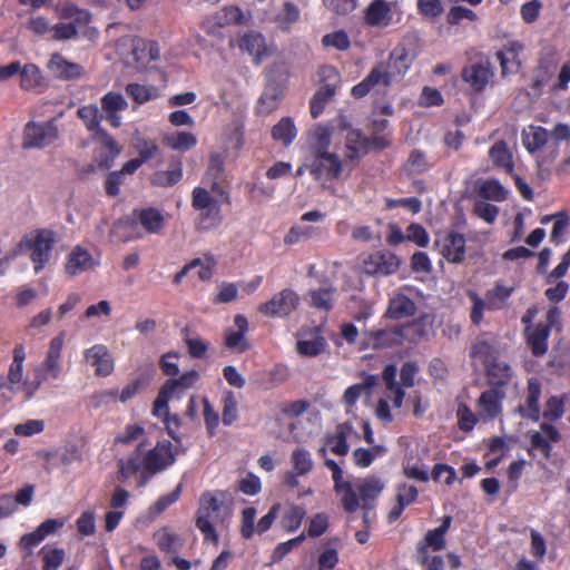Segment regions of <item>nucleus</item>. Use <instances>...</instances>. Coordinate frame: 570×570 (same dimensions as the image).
Listing matches in <instances>:
<instances>
[{"label":"nucleus","mask_w":570,"mask_h":570,"mask_svg":"<svg viewBox=\"0 0 570 570\" xmlns=\"http://www.w3.org/2000/svg\"><path fill=\"white\" fill-rule=\"evenodd\" d=\"M487 367L490 382L494 385H503L512 376L511 367L504 361L495 360L492 363H488Z\"/></svg>","instance_id":"nucleus-51"},{"label":"nucleus","mask_w":570,"mask_h":570,"mask_svg":"<svg viewBox=\"0 0 570 570\" xmlns=\"http://www.w3.org/2000/svg\"><path fill=\"white\" fill-rule=\"evenodd\" d=\"M65 345V333L53 337L42 363L43 379L57 380L62 373L61 352Z\"/></svg>","instance_id":"nucleus-18"},{"label":"nucleus","mask_w":570,"mask_h":570,"mask_svg":"<svg viewBox=\"0 0 570 570\" xmlns=\"http://www.w3.org/2000/svg\"><path fill=\"white\" fill-rule=\"evenodd\" d=\"M328 525L330 515L325 512H318L309 519L307 534L309 538H318L327 531Z\"/></svg>","instance_id":"nucleus-58"},{"label":"nucleus","mask_w":570,"mask_h":570,"mask_svg":"<svg viewBox=\"0 0 570 570\" xmlns=\"http://www.w3.org/2000/svg\"><path fill=\"white\" fill-rule=\"evenodd\" d=\"M183 176V168L181 164L177 163L174 167L167 169V170H160L156 171L151 176V181L154 185L167 187L175 185L181 179Z\"/></svg>","instance_id":"nucleus-54"},{"label":"nucleus","mask_w":570,"mask_h":570,"mask_svg":"<svg viewBox=\"0 0 570 570\" xmlns=\"http://www.w3.org/2000/svg\"><path fill=\"white\" fill-rule=\"evenodd\" d=\"M367 149V139L360 130L351 129L345 137V161H354L361 158Z\"/></svg>","instance_id":"nucleus-37"},{"label":"nucleus","mask_w":570,"mask_h":570,"mask_svg":"<svg viewBox=\"0 0 570 570\" xmlns=\"http://www.w3.org/2000/svg\"><path fill=\"white\" fill-rule=\"evenodd\" d=\"M191 205L199 215L197 219V229L210 230L216 228L223 222L222 203L213 197L210 193L203 187H195L191 196Z\"/></svg>","instance_id":"nucleus-6"},{"label":"nucleus","mask_w":570,"mask_h":570,"mask_svg":"<svg viewBox=\"0 0 570 570\" xmlns=\"http://www.w3.org/2000/svg\"><path fill=\"white\" fill-rule=\"evenodd\" d=\"M541 394V384L538 379L531 377L528 381V392L524 405L519 406L522 416L532 421L540 417L539 399Z\"/></svg>","instance_id":"nucleus-33"},{"label":"nucleus","mask_w":570,"mask_h":570,"mask_svg":"<svg viewBox=\"0 0 570 570\" xmlns=\"http://www.w3.org/2000/svg\"><path fill=\"white\" fill-rule=\"evenodd\" d=\"M79 118L83 121L88 130L95 131L99 135L100 142L102 145L104 153L106 155L101 159H97L98 167L101 169H108L115 158L119 155L120 148L117 146L115 140L100 127L102 115L96 105H86L77 111Z\"/></svg>","instance_id":"nucleus-5"},{"label":"nucleus","mask_w":570,"mask_h":570,"mask_svg":"<svg viewBox=\"0 0 570 570\" xmlns=\"http://www.w3.org/2000/svg\"><path fill=\"white\" fill-rule=\"evenodd\" d=\"M239 48L247 52L255 63H261L273 53V46L267 43L265 37L257 31L244 33L239 41Z\"/></svg>","instance_id":"nucleus-20"},{"label":"nucleus","mask_w":570,"mask_h":570,"mask_svg":"<svg viewBox=\"0 0 570 570\" xmlns=\"http://www.w3.org/2000/svg\"><path fill=\"white\" fill-rule=\"evenodd\" d=\"M561 438L560 432L549 423H542L539 431L530 432V443L533 450H539L546 459H549L552 451V443Z\"/></svg>","instance_id":"nucleus-23"},{"label":"nucleus","mask_w":570,"mask_h":570,"mask_svg":"<svg viewBox=\"0 0 570 570\" xmlns=\"http://www.w3.org/2000/svg\"><path fill=\"white\" fill-rule=\"evenodd\" d=\"M403 340L402 327L379 330L368 335V345L373 348L389 347L401 343Z\"/></svg>","instance_id":"nucleus-39"},{"label":"nucleus","mask_w":570,"mask_h":570,"mask_svg":"<svg viewBox=\"0 0 570 570\" xmlns=\"http://www.w3.org/2000/svg\"><path fill=\"white\" fill-rule=\"evenodd\" d=\"M26 358V352L23 346L18 345L13 350V360L9 367L7 379L0 377V389L8 384L10 391L22 390L26 396L30 399L35 392L39 389L41 382L37 380L35 382H23V362Z\"/></svg>","instance_id":"nucleus-9"},{"label":"nucleus","mask_w":570,"mask_h":570,"mask_svg":"<svg viewBox=\"0 0 570 570\" xmlns=\"http://www.w3.org/2000/svg\"><path fill=\"white\" fill-rule=\"evenodd\" d=\"M230 495L226 491L205 492L200 497V505L196 525L204 534L206 540L218 543V535L214 528V522L219 518L222 512L227 510V503Z\"/></svg>","instance_id":"nucleus-3"},{"label":"nucleus","mask_w":570,"mask_h":570,"mask_svg":"<svg viewBox=\"0 0 570 570\" xmlns=\"http://www.w3.org/2000/svg\"><path fill=\"white\" fill-rule=\"evenodd\" d=\"M468 296L471 301L470 320L474 325H479L483 318L487 307V298L481 297L476 292L469 291Z\"/></svg>","instance_id":"nucleus-59"},{"label":"nucleus","mask_w":570,"mask_h":570,"mask_svg":"<svg viewBox=\"0 0 570 570\" xmlns=\"http://www.w3.org/2000/svg\"><path fill=\"white\" fill-rule=\"evenodd\" d=\"M315 228L311 226H293L286 234L284 242L286 245H294L313 237Z\"/></svg>","instance_id":"nucleus-61"},{"label":"nucleus","mask_w":570,"mask_h":570,"mask_svg":"<svg viewBox=\"0 0 570 570\" xmlns=\"http://www.w3.org/2000/svg\"><path fill=\"white\" fill-rule=\"evenodd\" d=\"M478 193L480 197L493 202H503L508 195V190L495 179L481 183Z\"/></svg>","instance_id":"nucleus-52"},{"label":"nucleus","mask_w":570,"mask_h":570,"mask_svg":"<svg viewBox=\"0 0 570 570\" xmlns=\"http://www.w3.org/2000/svg\"><path fill=\"white\" fill-rule=\"evenodd\" d=\"M283 91L277 85H268L263 91L258 104L257 110L259 114H269L276 109L279 100L282 99Z\"/></svg>","instance_id":"nucleus-45"},{"label":"nucleus","mask_w":570,"mask_h":570,"mask_svg":"<svg viewBox=\"0 0 570 570\" xmlns=\"http://www.w3.org/2000/svg\"><path fill=\"white\" fill-rule=\"evenodd\" d=\"M83 358L87 364L95 368L98 376H108L114 371V360L104 344H95L83 351Z\"/></svg>","instance_id":"nucleus-21"},{"label":"nucleus","mask_w":570,"mask_h":570,"mask_svg":"<svg viewBox=\"0 0 570 570\" xmlns=\"http://www.w3.org/2000/svg\"><path fill=\"white\" fill-rule=\"evenodd\" d=\"M215 23L219 27L239 24L245 21L244 12L235 6H225L213 17Z\"/></svg>","instance_id":"nucleus-50"},{"label":"nucleus","mask_w":570,"mask_h":570,"mask_svg":"<svg viewBox=\"0 0 570 570\" xmlns=\"http://www.w3.org/2000/svg\"><path fill=\"white\" fill-rule=\"evenodd\" d=\"M333 129L328 126L317 125L312 128L307 136L306 155L330 153Z\"/></svg>","instance_id":"nucleus-27"},{"label":"nucleus","mask_w":570,"mask_h":570,"mask_svg":"<svg viewBox=\"0 0 570 570\" xmlns=\"http://www.w3.org/2000/svg\"><path fill=\"white\" fill-rule=\"evenodd\" d=\"M326 341L324 337H316L314 340H302L296 344L297 352L301 355L313 357L324 352Z\"/></svg>","instance_id":"nucleus-56"},{"label":"nucleus","mask_w":570,"mask_h":570,"mask_svg":"<svg viewBox=\"0 0 570 570\" xmlns=\"http://www.w3.org/2000/svg\"><path fill=\"white\" fill-rule=\"evenodd\" d=\"M513 291V286H505L498 282L494 287L485 293L488 311H499L503 308Z\"/></svg>","instance_id":"nucleus-43"},{"label":"nucleus","mask_w":570,"mask_h":570,"mask_svg":"<svg viewBox=\"0 0 570 570\" xmlns=\"http://www.w3.org/2000/svg\"><path fill=\"white\" fill-rule=\"evenodd\" d=\"M63 13L70 19V24L75 27L77 33L80 37L88 38L90 40L97 37V30L89 26L91 16L87 10L78 9L73 6L65 8Z\"/></svg>","instance_id":"nucleus-31"},{"label":"nucleus","mask_w":570,"mask_h":570,"mask_svg":"<svg viewBox=\"0 0 570 570\" xmlns=\"http://www.w3.org/2000/svg\"><path fill=\"white\" fill-rule=\"evenodd\" d=\"M177 454L178 450H174L169 441H159L148 451L139 444L130 455L119 461V473L124 480L138 472L154 475L171 466Z\"/></svg>","instance_id":"nucleus-1"},{"label":"nucleus","mask_w":570,"mask_h":570,"mask_svg":"<svg viewBox=\"0 0 570 570\" xmlns=\"http://www.w3.org/2000/svg\"><path fill=\"white\" fill-rule=\"evenodd\" d=\"M305 515L306 510L304 507L292 504L282 515L281 525L285 531L294 532L301 527Z\"/></svg>","instance_id":"nucleus-49"},{"label":"nucleus","mask_w":570,"mask_h":570,"mask_svg":"<svg viewBox=\"0 0 570 570\" xmlns=\"http://www.w3.org/2000/svg\"><path fill=\"white\" fill-rule=\"evenodd\" d=\"M358 439V434L348 422L338 424L332 433L325 438V446L321 449L324 453L328 449L332 453L338 456H345L350 451V444Z\"/></svg>","instance_id":"nucleus-15"},{"label":"nucleus","mask_w":570,"mask_h":570,"mask_svg":"<svg viewBox=\"0 0 570 570\" xmlns=\"http://www.w3.org/2000/svg\"><path fill=\"white\" fill-rule=\"evenodd\" d=\"M142 234L140 233L134 213L128 217L118 219L112 225L109 234L111 243H127L135 238H140Z\"/></svg>","instance_id":"nucleus-25"},{"label":"nucleus","mask_w":570,"mask_h":570,"mask_svg":"<svg viewBox=\"0 0 570 570\" xmlns=\"http://www.w3.org/2000/svg\"><path fill=\"white\" fill-rule=\"evenodd\" d=\"M528 344L534 355H543L548 350L549 326L538 324L528 327L527 331Z\"/></svg>","instance_id":"nucleus-40"},{"label":"nucleus","mask_w":570,"mask_h":570,"mask_svg":"<svg viewBox=\"0 0 570 570\" xmlns=\"http://www.w3.org/2000/svg\"><path fill=\"white\" fill-rule=\"evenodd\" d=\"M320 76L325 83L315 92L311 100V115L313 118H317L322 114L327 101L334 97L340 82V75L332 66L322 67Z\"/></svg>","instance_id":"nucleus-11"},{"label":"nucleus","mask_w":570,"mask_h":570,"mask_svg":"<svg viewBox=\"0 0 570 570\" xmlns=\"http://www.w3.org/2000/svg\"><path fill=\"white\" fill-rule=\"evenodd\" d=\"M410 68V60L405 49H395L386 61L377 62L370 73L352 88L355 98H363L375 87H390L401 80Z\"/></svg>","instance_id":"nucleus-2"},{"label":"nucleus","mask_w":570,"mask_h":570,"mask_svg":"<svg viewBox=\"0 0 570 570\" xmlns=\"http://www.w3.org/2000/svg\"><path fill=\"white\" fill-rule=\"evenodd\" d=\"M297 132L293 120L288 117L282 118L273 128V139L281 141L284 146H289L295 139Z\"/></svg>","instance_id":"nucleus-48"},{"label":"nucleus","mask_w":570,"mask_h":570,"mask_svg":"<svg viewBox=\"0 0 570 570\" xmlns=\"http://www.w3.org/2000/svg\"><path fill=\"white\" fill-rule=\"evenodd\" d=\"M138 226L140 225L145 232L149 234H160L164 229L165 215L153 207L134 210Z\"/></svg>","instance_id":"nucleus-32"},{"label":"nucleus","mask_w":570,"mask_h":570,"mask_svg":"<svg viewBox=\"0 0 570 570\" xmlns=\"http://www.w3.org/2000/svg\"><path fill=\"white\" fill-rule=\"evenodd\" d=\"M395 8V2L373 0L364 11V21L371 27L386 28L393 21Z\"/></svg>","instance_id":"nucleus-19"},{"label":"nucleus","mask_w":570,"mask_h":570,"mask_svg":"<svg viewBox=\"0 0 570 570\" xmlns=\"http://www.w3.org/2000/svg\"><path fill=\"white\" fill-rule=\"evenodd\" d=\"M55 233L50 229H36L27 234L18 244L17 253L29 252L35 273H39L49 263L55 244Z\"/></svg>","instance_id":"nucleus-4"},{"label":"nucleus","mask_w":570,"mask_h":570,"mask_svg":"<svg viewBox=\"0 0 570 570\" xmlns=\"http://www.w3.org/2000/svg\"><path fill=\"white\" fill-rule=\"evenodd\" d=\"M346 164L345 158L342 160L333 151L306 155V166L309 168L311 176L322 185L340 179Z\"/></svg>","instance_id":"nucleus-7"},{"label":"nucleus","mask_w":570,"mask_h":570,"mask_svg":"<svg viewBox=\"0 0 570 570\" xmlns=\"http://www.w3.org/2000/svg\"><path fill=\"white\" fill-rule=\"evenodd\" d=\"M492 71L488 62H478L465 67L462 79L475 91H481L488 85Z\"/></svg>","instance_id":"nucleus-30"},{"label":"nucleus","mask_w":570,"mask_h":570,"mask_svg":"<svg viewBox=\"0 0 570 570\" xmlns=\"http://www.w3.org/2000/svg\"><path fill=\"white\" fill-rule=\"evenodd\" d=\"M157 546L165 552H176L181 546L179 537L168 528L159 529L154 533Z\"/></svg>","instance_id":"nucleus-53"},{"label":"nucleus","mask_w":570,"mask_h":570,"mask_svg":"<svg viewBox=\"0 0 570 570\" xmlns=\"http://www.w3.org/2000/svg\"><path fill=\"white\" fill-rule=\"evenodd\" d=\"M332 479L334 481V490L340 497L344 510L350 513L355 512L357 503L353 493V481L344 479V472L341 468L334 469L332 472Z\"/></svg>","instance_id":"nucleus-26"},{"label":"nucleus","mask_w":570,"mask_h":570,"mask_svg":"<svg viewBox=\"0 0 570 570\" xmlns=\"http://www.w3.org/2000/svg\"><path fill=\"white\" fill-rule=\"evenodd\" d=\"M550 134L547 129L540 126H529L522 132V142L530 154H534L540 148L546 146Z\"/></svg>","instance_id":"nucleus-41"},{"label":"nucleus","mask_w":570,"mask_h":570,"mask_svg":"<svg viewBox=\"0 0 570 570\" xmlns=\"http://www.w3.org/2000/svg\"><path fill=\"white\" fill-rule=\"evenodd\" d=\"M42 561V570H58L66 559L62 548L45 546L39 552Z\"/></svg>","instance_id":"nucleus-47"},{"label":"nucleus","mask_w":570,"mask_h":570,"mask_svg":"<svg viewBox=\"0 0 570 570\" xmlns=\"http://www.w3.org/2000/svg\"><path fill=\"white\" fill-rule=\"evenodd\" d=\"M20 87L23 90H37L45 86L41 70L33 63H27L20 69Z\"/></svg>","instance_id":"nucleus-44"},{"label":"nucleus","mask_w":570,"mask_h":570,"mask_svg":"<svg viewBox=\"0 0 570 570\" xmlns=\"http://www.w3.org/2000/svg\"><path fill=\"white\" fill-rule=\"evenodd\" d=\"M48 69L55 77L66 80L77 78L82 72L80 65L67 60L59 53L52 55L48 62Z\"/></svg>","instance_id":"nucleus-35"},{"label":"nucleus","mask_w":570,"mask_h":570,"mask_svg":"<svg viewBox=\"0 0 570 570\" xmlns=\"http://www.w3.org/2000/svg\"><path fill=\"white\" fill-rule=\"evenodd\" d=\"M456 417L459 428L465 432L473 430L478 422V416L463 403L458 406Z\"/></svg>","instance_id":"nucleus-63"},{"label":"nucleus","mask_w":570,"mask_h":570,"mask_svg":"<svg viewBox=\"0 0 570 570\" xmlns=\"http://www.w3.org/2000/svg\"><path fill=\"white\" fill-rule=\"evenodd\" d=\"M96 262L92 258L91 254L87 249L80 246H76L68 254L65 269L68 275L77 276L83 272L94 268Z\"/></svg>","instance_id":"nucleus-29"},{"label":"nucleus","mask_w":570,"mask_h":570,"mask_svg":"<svg viewBox=\"0 0 570 570\" xmlns=\"http://www.w3.org/2000/svg\"><path fill=\"white\" fill-rule=\"evenodd\" d=\"M63 525L65 520L62 519H47L35 531L23 534L20 538L19 544L22 549L31 550L46 538L56 534Z\"/></svg>","instance_id":"nucleus-22"},{"label":"nucleus","mask_w":570,"mask_h":570,"mask_svg":"<svg viewBox=\"0 0 570 570\" xmlns=\"http://www.w3.org/2000/svg\"><path fill=\"white\" fill-rule=\"evenodd\" d=\"M298 302V295L287 288L275 294L268 302L261 304L258 311L268 317H284L297 307Z\"/></svg>","instance_id":"nucleus-14"},{"label":"nucleus","mask_w":570,"mask_h":570,"mask_svg":"<svg viewBox=\"0 0 570 570\" xmlns=\"http://www.w3.org/2000/svg\"><path fill=\"white\" fill-rule=\"evenodd\" d=\"M257 511L254 507L245 508L242 511V523H240V534L245 539H250L256 531L255 519Z\"/></svg>","instance_id":"nucleus-62"},{"label":"nucleus","mask_w":570,"mask_h":570,"mask_svg":"<svg viewBox=\"0 0 570 570\" xmlns=\"http://www.w3.org/2000/svg\"><path fill=\"white\" fill-rule=\"evenodd\" d=\"M165 144L178 151H187L196 146L197 138L189 131H176L164 137Z\"/></svg>","instance_id":"nucleus-46"},{"label":"nucleus","mask_w":570,"mask_h":570,"mask_svg":"<svg viewBox=\"0 0 570 570\" xmlns=\"http://www.w3.org/2000/svg\"><path fill=\"white\" fill-rule=\"evenodd\" d=\"M503 399L504 394L500 390L491 389L484 391L478 400V415L482 420H492L497 417L501 413Z\"/></svg>","instance_id":"nucleus-24"},{"label":"nucleus","mask_w":570,"mask_h":570,"mask_svg":"<svg viewBox=\"0 0 570 570\" xmlns=\"http://www.w3.org/2000/svg\"><path fill=\"white\" fill-rule=\"evenodd\" d=\"M383 451L384 449L381 446H376L373 449H356L352 454L353 462L358 468H367Z\"/></svg>","instance_id":"nucleus-57"},{"label":"nucleus","mask_w":570,"mask_h":570,"mask_svg":"<svg viewBox=\"0 0 570 570\" xmlns=\"http://www.w3.org/2000/svg\"><path fill=\"white\" fill-rule=\"evenodd\" d=\"M441 254L451 263H460L465 253V239L461 234L452 233L446 235L441 242Z\"/></svg>","instance_id":"nucleus-34"},{"label":"nucleus","mask_w":570,"mask_h":570,"mask_svg":"<svg viewBox=\"0 0 570 570\" xmlns=\"http://www.w3.org/2000/svg\"><path fill=\"white\" fill-rule=\"evenodd\" d=\"M200 374L196 370L188 371L177 379L167 380L163 387L173 396L180 399L185 391L196 386Z\"/></svg>","instance_id":"nucleus-36"},{"label":"nucleus","mask_w":570,"mask_h":570,"mask_svg":"<svg viewBox=\"0 0 570 570\" xmlns=\"http://www.w3.org/2000/svg\"><path fill=\"white\" fill-rule=\"evenodd\" d=\"M503 75L514 73L518 71L520 61L518 60L517 52L512 48H507L497 55Z\"/></svg>","instance_id":"nucleus-60"},{"label":"nucleus","mask_w":570,"mask_h":570,"mask_svg":"<svg viewBox=\"0 0 570 570\" xmlns=\"http://www.w3.org/2000/svg\"><path fill=\"white\" fill-rule=\"evenodd\" d=\"M288 464L289 469L282 476L283 484L288 489H297L301 479L308 476L315 466L312 453L304 446L291 451Z\"/></svg>","instance_id":"nucleus-8"},{"label":"nucleus","mask_w":570,"mask_h":570,"mask_svg":"<svg viewBox=\"0 0 570 570\" xmlns=\"http://www.w3.org/2000/svg\"><path fill=\"white\" fill-rule=\"evenodd\" d=\"M311 305L324 312H328L334 303V291L320 288L309 292Z\"/></svg>","instance_id":"nucleus-55"},{"label":"nucleus","mask_w":570,"mask_h":570,"mask_svg":"<svg viewBox=\"0 0 570 570\" xmlns=\"http://www.w3.org/2000/svg\"><path fill=\"white\" fill-rule=\"evenodd\" d=\"M489 157L495 167L504 170L507 174H513V157L503 140L494 142V145L489 150Z\"/></svg>","instance_id":"nucleus-38"},{"label":"nucleus","mask_w":570,"mask_h":570,"mask_svg":"<svg viewBox=\"0 0 570 570\" xmlns=\"http://www.w3.org/2000/svg\"><path fill=\"white\" fill-rule=\"evenodd\" d=\"M58 138V128L52 122H28L24 126L23 148H45Z\"/></svg>","instance_id":"nucleus-13"},{"label":"nucleus","mask_w":570,"mask_h":570,"mask_svg":"<svg viewBox=\"0 0 570 570\" xmlns=\"http://www.w3.org/2000/svg\"><path fill=\"white\" fill-rule=\"evenodd\" d=\"M396 366L393 364L386 365L383 371V380L389 391L387 397L393 401L394 407L399 409L402 406L405 393L402 387L396 383Z\"/></svg>","instance_id":"nucleus-42"},{"label":"nucleus","mask_w":570,"mask_h":570,"mask_svg":"<svg viewBox=\"0 0 570 570\" xmlns=\"http://www.w3.org/2000/svg\"><path fill=\"white\" fill-rule=\"evenodd\" d=\"M400 267L397 256L391 252H375L364 259L363 268L368 275L387 276Z\"/></svg>","instance_id":"nucleus-16"},{"label":"nucleus","mask_w":570,"mask_h":570,"mask_svg":"<svg viewBox=\"0 0 570 570\" xmlns=\"http://www.w3.org/2000/svg\"><path fill=\"white\" fill-rule=\"evenodd\" d=\"M417 296L419 291L409 285H404L394 291L390 296L385 314L386 317L402 320L413 316L416 311L415 299Z\"/></svg>","instance_id":"nucleus-10"},{"label":"nucleus","mask_w":570,"mask_h":570,"mask_svg":"<svg viewBox=\"0 0 570 570\" xmlns=\"http://www.w3.org/2000/svg\"><path fill=\"white\" fill-rule=\"evenodd\" d=\"M127 107L125 97L119 92L109 91L101 98V109L112 127L117 128L121 125L118 112L126 110Z\"/></svg>","instance_id":"nucleus-28"},{"label":"nucleus","mask_w":570,"mask_h":570,"mask_svg":"<svg viewBox=\"0 0 570 570\" xmlns=\"http://www.w3.org/2000/svg\"><path fill=\"white\" fill-rule=\"evenodd\" d=\"M248 330L247 318L242 314L235 315L233 325L225 331V346L237 353L249 350L250 345L246 337Z\"/></svg>","instance_id":"nucleus-17"},{"label":"nucleus","mask_w":570,"mask_h":570,"mask_svg":"<svg viewBox=\"0 0 570 570\" xmlns=\"http://www.w3.org/2000/svg\"><path fill=\"white\" fill-rule=\"evenodd\" d=\"M354 484V498L356 500V510H370L373 502L382 494L385 489V482L376 475H367L356 479Z\"/></svg>","instance_id":"nucleus-12"},{"label":"nucleus","mask_w":570,"mask_h":570,"mask_svg":"<svg viewBox=\"0 0 570 570\" xmlns=\"http://www.w3.org/2000/svg\"><path fill=\"white\" fill-rule=\"evenodd\" d=\"M299 10L292 2H286L283 10L278 13L276 21L283 29L289 28L293 23L299 19Z\"/></svg>","instance_id":"nucleus-64"}]
</instances>
